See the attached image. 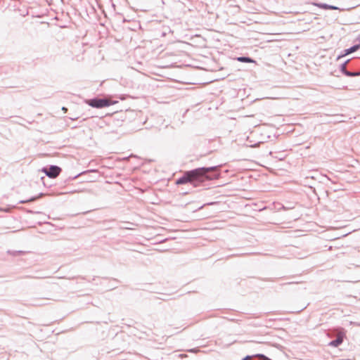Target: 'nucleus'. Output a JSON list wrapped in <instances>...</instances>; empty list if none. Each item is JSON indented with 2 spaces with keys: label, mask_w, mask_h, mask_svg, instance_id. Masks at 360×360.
<instances>
[{
  "label": "nucleus",
  "mask_w": 360,
  "mask_h": 360,
  "mask_svg": "<svg viewBox=\"0 0 360 360\" xmlns=\"http://www.w3.org/2000/svg\"><path fill=\"white\" fill-rule=\"evenodd\" d=\"M34 305H41L42 304L41 303H35L34 304Z\"/></svg>",
  "instance_id": "18"
},
{
  "label": "nucleus",
  "mask_w": 360,
  "mask_h": 360,
  "mask_svg": "<svg viewBox=\"0 0 360 360\" xmlns=\"http://www.w3.org/2000/svg\"><path fill=\"white\" fill-rule=\"evenodd\" d=\"M259 357L264 360H270L267 356H266L264 354H257L255 355H248L246 356L245 357H244L242 360H248V359H252L253 357Z\"/></svg>",
  "instance_id": "8"
},
{
  "label": "nucleus",
  "mask_w": 360,
  "mask_h": 360,
  "mask_svg": "<svg viewBox=\"0 0 360 360\" xmlns=\"http://www.w3.org/2000/svg\"><path fill=\"white\" fill-rule=\"evenodd\" d=\"M45 277L46 276H40V275H37V276L26 275V276L20 277V278H43Z\"/></svg>",
  "instance_id": "12"
},
{
  "label": "nucleus",
  "mask_w": 360,
  "mask_h": 360,
  "mask_svg": "<svg viewBox=\"0 0 360 360\" xmlns=\"http://www.w3.org/2000/svg\"><path fill=\"white\" fill-rule=\"evenodd\" d=\"M117 103V101H112L108 98H98L95 97L91 99L86 100V103L89 106L98 109L103 108L105 107H108L115 103Z\"/></svg>",
  "instance_id": "2"
},
{
  "label": "nucleus",
  "mask_w": 360,
  "mask_h": 360,
  "mask_svg": "<svg viewBox=\"0 0 360 360\" xmlns=\"http://www.w3.org/2000/svg\"><path fill=\"white\" fill-rule=\"evenodd\" d=\"M259 357L264 360H270L267 356H266L264 354H257L255 355H248L246 356L245 357H244L242 360H248V359H252L253 357Z\"/></svg>",
  "instance_id": "7"
},
{
  "label": "nucleus",
  "mask_w": 360,
  "mask_h": 360,
  "mask_svg": "<svg viewBox=\"0 0 360 360\" xmlns=\"http://www.w3.org/2000/svg\"><path fill=\"white\" fill-rule=\"evenodd\" d=\"M288 285H295L297 284V283H294V282H289L287 283Z\"/></svg>",
  "instance_id": "16"
},
{
  "label": "nucleus",
  "mask_w": 360,
  "mask_h": 360,
  "mask_svg": "<svg viewBox=\"0 0 360 360\" xmlns=\"http://www.w3.org/2000/svg\"><path fill=\"white\" fill-rule=\"evenodd\" d=\"M62 110H64V111H66L67 110V108L65 107H63L62 108Z\"/></svg>",
  "instance_id": "17"
},
{
  "label": "nucleus",
  "mask_w": 360,
  "mask_h": 360,
  "mask_svg": "<svg viewBox=\"0 0 360 360\" xmlns=\"http://www.w3.org/2000/svg\"><path fill=\"white\" fill-rule=\"evenodd\" d=\"M220 165L202 167L184 172V175L176 179L177 185L191 184L197 187L205 181L217 179L220 176Z\"/></svg>",
  "instance_id": "1"
},
{
  "label": "nucleus",
  "mask_w": 360,
  "mask_h": 360,
  "mask_svg": "<svg viewBox=\"0 0 360 360\" xmlns=\"http://www.w3.org/2000/svg\"><path fill=\"white\" fill-rule=\"evenodd\" d=\"M308 4H311V5L314 6H316L319 8H322V9H325V10L329 9V10L342 11L341 8H340L339 7H338L336 6L330 5V4H328L326 3H319V2L314 1V2H311V3L309 2Z\"/></svg>",
  "instance_id": "4"
},
{
  "label": "nucleus",
  "mask_w": 360,
  "mask_h": 360,
  "mask_svg": "<svg viewBox=\"0 0 360 360\" xmlns=\"http://www.w3.org/2000/svg\"><path fill=\"white\" fill-rule=\"evenodd\" d=\"M43 195H44V193H41L37 196L32 197V198H30L29 200H27L26 201H21L20 202L25 203V202H33V201L36 200L37 199H38L39 198H40V197H41Z\"/></svg>",
  "instance_id": "13"
},
{
  "label": "nucleus",
  "mask_w": 360,
  "mask_h": 360,
  "mask_svg": "<svg viewBox=\"0 0 360 360\" xmlns=\"http://www.w3.org/2000/svg\"><path fill=\"white\" fill-rule=\"evenodd\" d=\"M350 60H346L345 63H343L342 64H341V65L340 66V70L341 71V72L345 75V72H348L349 70H347L346 67H347V64L349 62Z\"/></svg>",
  "instance_id": "11"
},
{
  "label": "nucleus",
  "mask_w": 360,
  "mask_h": 360,
  "mask_svg": "<svg viewBox=\"0 0 360 360\" xmlns=\"http://www.w3.org/2000/svg\"><path fill=\"white\" fill-rule=\"evenodd\" d=\"M8 252L10 254V255H12L13 256H17V255H21L23 253L22 251H8Z\"/></svg>",
  "instance_id": "14"
},
{
  "label": "nucleus",
  "mask_w": 360,
  "mask_h": 360,
  "mask_svg": "<svg viewBox=\"0 0 360 360\" xmlns=\"http://www.w3.org/2000/svg\"><path fill=\"white\" fill-rule=\"evenodd\" d=\"M236 60L241 63H254L255 60L248 56H239L236 58Z\"/></svg>",
  "instance_id": "9"
},
{
  "label": "nucleus",
  "mask_w": 360,
  "mask_h": 360,
  "mask_svg": "<svg viewBox=\"0 0 360 360\" xmlns=\"http://www.w3.org/2000/svg\"><path fill=\"white\" fill-rule=\"evenodd\" d=\"M345 75L349 77L360 76V70L356 71H348L345 72Z\"/></svg>",
  "instance_id": "10"
},
{
  "label": "nucleus",
  "mask_w": 360,
  "mask_h": 360,
  "mask_svg": "<svg viewBox=\"0 0 360 360\" xmlns=\"http://www.w3.org/2000/svg\"><path fill=\"white\" fill-rule=\"evenodd\" d=\"M62 169L57 165H50L49 167H44L41 169L44 172L49 178H56L61 172Z\"/></svg>",
  "instance_id": "3"
},
{
  "label": "nucleus",
  "mask_w": 360,
  "mask_h": 360,
  "mask_svg": "<svg viewBox=\"0 0 360 360\" xmlns=\"http://www.w3.org/2000/svg\"><path fill=\"white\" fill-rule=\"evenodd\" d=\"M343 340H344V334H340L335 339L330 341L329 342L328 345L333 347H338L343 342Z\"/></svg>",
  "instance_id": "6"
},
{
  "label": "nucleus",
  "mask_w": 360,
  "mask_h": 360,
  "mask_svg": "<svg viewBox=\"0 0 360 360\" xmlns=\"http://www.w3.org/2000/svg\"><path fill=\"white\" fill-rule=\"evenodd\" d=\"M96 172V170H87V171H84V172H82L77 175H75L74 177H72L73 179H77L79 176H81V175H83L84 174H86L88 172Z\"/></svg>",
  "instance_id": "15"
},
{
  "label": "nucleus",
  "mask_w": 360,
  "mask_h": 360,
  "mask_svg": "<svg viewBox=\"0 0 360 360\" xmlns=\"http://www.w3.org/2000/svg\"><path fill=\"white\" fill-rule=\"evenodd\" d=\"M360 49V44H356L353 45L352 46L345 49L341 54H340L337 57V60L340 59L341 58H343L349 54H351L356 51H358Z\"/></svg>",
  "instance_id": "5"
}]
</instances>
